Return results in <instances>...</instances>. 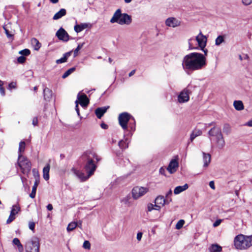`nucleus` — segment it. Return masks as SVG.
<instances>
[{"label":"nucleus","instance_id":"a878e982","mask_svg":"<svg viewBox=\"0 0 252 252\" xmlns=\"http://www.w3.org/2000/svg\"><path fill=\"white\" fill-rule=\"evenodd\" d=\"M66 13V10L64 8H62L59 11L57 12L53 17L55 20H58L62 18L63 16L65 15Z\"/></svg>","mask_w":252,"mask_h":252},{"label":"nucleus","instance_id":"3c124183","mask_svg":"<svg viewBox=\"0 0 252 252\" xmlns=\"http://www.w3.org/2000/svg\"><path fill=\"white\" fill-rule=\"evenodd\" d=\"M242 1L245 5H249L252 3V0H242Z\"/></svg>","mask_w":252,"mask_h":252},{"label":"nucleus","instance_id":"ddd939ff","mask_svg":"<svg viewBox=\"0 0 252 252\" xmlns=\"http://www.w3.org/2000/svg\"><path fill=\"white\" fill-rule=\"evenodd\" d=\"M212 143H214L216 148L219 150L223 149L225 145V142L223 136L215 139Z\"/></svg>","mask_w":252,"mask_h":252},{"label":"nucleus","instance_id":"a211bd4d","mask_svg":"<svg viewBox=\"0 0 252 252\" xmlns=\"http://www.w3.org/2000/svg\"><path fill=\"white\" fill-rule=\"evenodd\" d=\"M147 192V190H132L131 194L132 198L135 200L138 199L144 195Z\"/></svg>","mask_w":252,"mask_h":252},{"label":"nucleus","instance_id":"7ed1b4c3","mask_svg":"<svg viewBox=\"0 0 252 252\" xmlns=\"http://www.w3.org/2000/svg\"><path fill=\"white\" fill-rule=\"evenodd\" d=\"M111 23H117L121 25H129L132 22L131 17L127 13H122L120 9H118L114 13L110 21Z\"/></svg>","mask_w":252,"mask_h":252},{"label":"nucleus","instance_id":"7c9ffc66","mask_svg":"<svg viewBox=\"0 0 252 252\" xmlns=\"http://www.w3.org/2000/svg\"><path fill=\"white\" fill-rule=\"evenodd\" d=\"M202 131L201 130H199V129H195L194 130H193L191 134H190V140L191 141H192L195 138H196V137L199 136V135H201L202 134Z\"/></svg>","mask_w":252,"mask_h":252},{"label":"nucleus","instance_id":"6e6d98bb","mask_svg":"<svg viewBox=\"0 0 252 252\" xmlns=\"http://www.w3.org/2000/svg\"><path fill=\"white\" fill-rule=\"evenodd\" d=\"M3 29L5 31V33L6 34L7 36L8 37H11L12 36V34L9 33V31L5 28V27H3Z\"/></svg>","mask_w":252,"mask_h":252},{"label":"nucleus","instance_id":"bb28decb","mask_svg":"<svg viewBox=\"0 0 252 252\" xmlns=\"http://www.w3.org/2000/svg\"><path fill=\"white\" fill-rule=\"evenodd\" d=\"M88 27V24L87 23H83L79 25H76L74 26V31L77 32H80L83 30Z\"/></svg>","mask_w":252,"mask_h":252},{"label":"nucleus","instance_id":"4468645a","mask_svg":"<svg viewBox=\"0 0 252 252\" xmlns=\"http://www.w3.org/2000/svg\"><path fill=\"white\" fill-rule=\"evenodd\" d=\"M77 98L78 99V101H79L78 103L83 107H87L89 103V99L85 94H82L81 95L78 94Z\"/></svg>","mask_w":252,"mask_h":252},{"label":"nucleus","instance_id":"0e129e2a","mask_svg":"<svg viewBox=\"0 0 252 252\" xmlns=\"http://www.w3.org/2000/svg\"><path fill=\"white\" fill-rule=\"evenodd\" d=\"M101 127L103 128V129H107L108 128V126L104 124V123H102L101 124Z\"/></svg>","mask_w":252,"mask_h":252},{"label":"nucleus","instance_id":"a18cd8bd","mask_svg":"<svg viewBox=\"0 0 252 252\" xmlns=\"http://www.w3.org/2000/svg\"><path fill=\"white\" fill-rule=\"evenodd\" d=\"M26 61V58L23 56H21L19 57L17 59V61L18 63H24Z\"/></svg>","mask_w":252,"mask_h":252},{"label":"nucleus","instance_id":"13d9d810","mask_svg":"<svg viewBox=\"0 0 252 252\" xmlns=\"http://www.w3.org/2000/svg\"><path fill=\"white\" fill-rule=\"evenodd\" d=\"M36 190H32V192L30 194V196L31 198H33L35 197V194H36Z\"/></svg>","mask_w":252,"mask_h":252},{"label":"nucleus","instance_id":"e433bc0d","mask_svg":"<svg viewBox=\"0 0 252 252\" xmlns=\"http://www.w3.org/2000/svg\"><path fill=\"white\" fill-rule=\"evenodd\" d=\"M223 131L224 133L228 134L231 132V126L228 124H225L223 126Z\"/></svg>","mask_w":252,"mask_h":252},{"label":"nucleus","instance_id":"b1692460","mask_svg":"<svg viewBox=\"0 0 252 252\" xmlns=\"http://www.w3.org/2000/svg\"><path fill=\"white\" fill-rule=\"evenodd\" d=\"M154 203L158 206L160 207L163 206L166 203L165 199L162 196H158L155 199Z\"/></svg>","mask_w":252,"mask_h":252},{"label":"nucleus","instance_id":"72a5a7b5","mask_svg":"<svg viewBox=\"0 0 252 252\" xmlns=\"http://www.w3.org/2000/svg\"><path fill=\"white\" fill-rule=\"evenodd\" d=\"M77 225L78 223L74 221L69 223L67 227V231L69 232L73 230Z\"/></svg>","mask_w":252,"mask_h":252},{"label":"nucleus","instance_id":"c03bdc74","mask_svg":"<svg viewBox=\"0 0 252 252\" xmlns=\"http://www.w3.org/2000/svg\"><path fill=\"white\" fill-rule=\"evenodd\" d=\"M122 202L124 203L125 205H126L128 206H129L130 205V203L129 201V197L128 196L124 197L122 200Z\"/></svg>","mask_w":252,"mask_h":252},{"label":"nucleus","instance_id":"6ab92c4d","mask_svg":"<svg viewBox=\"0 0 252 252\" xmlns=\"http://www.w3.org/2000/svg\"><path fill=\"white\" fill-rule=\"evenodd\" d=\"M203 155V167L205 168L207 167L211 162V156L209 153H206L204 152H202Z\"/></svg>","mask_w":252,"mask_h":252},{"label":"nucleus","instance_id":"37998d69","mask_svg":"<svg viewBox=\"0 0 252 252\" xmlns=\"http://www.w3.org/2000/svg\"><path fill=\"white\" fill-rule=\"evenodd\" d=\"M83 45H84V43L78 44V45L77 47V48L74 51V57L77 56L78 51L83 47Z\"/></svg>","mask_w":252,"mask_h":252},{"label":"nucleus","instance_id":"473e14b6","mask_svg":"<svg viewBox=\"0 0 252 252\" xmlns=\"http://www.w3.org/2000/svg\"><path fill=\"white\" fill-rule=\"evenodd\" d=\"M196 40L194 37H191L188 40V44H189V49H196L194 45V43L195 42Z\"/></svg>","mask_w":252,"mask_h":252},{"label":"nucleus","instance_id":"09e8293b","mask_svg":"<svg viewBox=\"0 0 252 252\" xmlns=\"http://www.w3.org/2000/svg\"><path fill=\"white\" fill-rule=\"evenodd\" d=\"M12 243L13 244L16 245L17 246L21 244L19 240L17 238H14L12 241Z\"/></svg>","mask_w":252,"mask_h":252},{"label":"nucleus","instance_id":"603ef678","mask_svg":"<svg viewBox=\"0 0 252 252\" xmlns=\"http://www.w3.org/2000/svg\"><path fill=\"white\" fill-rule=\"evenodd\" d=\"M16 83L14 82H12L8 85V89H15L16 88Z\"/></svg>","mask_w":252,"mask_h":252},{"label":"nucleus","instance_id":"ea45409f","mask_svg":"<svg viewBox=\"0 0 252 252\" xmlns=\"http://www.w3.org/2000/svg\"><path fill=\"white\" fill-rule=\"evenodd\" d=\"M19 53L21 55H22L23 56H27L30 54L31 51L30 50L28 49H25L24 50L20 51Z\"/></svg>","mask_w":252,"mask_h":252},{"label":"nucleus","instance_id":"20e7f679","mask_svg":"<svg viewBox=\"0 0 252 252\" xmlns=\"http://www.w3.org/2000/svg\"><path fill=\"white\" fill-rule=\"evenodd\" d=\"M18 164L23 174L27 175L30 172L32 164L26 157L18 156Z\"/></svg>","mask_w":252,"mask_h":252},{"label":"nucleus","instance_id":"c9c22d12","mask_svg":"<svg viewBox=\"0 0 252 252\" xmlns=\"http://www.w3.org/2000/svg\"><path fill=\"white\" fill-rule=\"evenodd\" d=\"M224 41V37L223 35H219L215 40V44L217 46L220 45Z\"/></svg>","mask_w":252,"mask_h":252},{"label":"nucleus","instance_id":"a19ab883","mask_svg":"<svg viewBox=\"0 0 252 252\" xmlns=\"http://www.w3.org/2000/svg\"><path fill=\"white\" fill-rule=\"evenodd\" d=\"M39 183H40V180L39 178V176H37V177H35V178L34 185L32 186V189H36Z\"/></svg>","mask_w":252,"mask_h":252},{"label":"nucleus","instance_id":"0eeeda50","mask_svg":"<svg viewBox=\"0 0 252 252\" xmlns=\"http://www.w3.org/2000/svg\"><path fill=\"white\" fill-rule=\"evenodd\" d=\"M208 137L211 142L215 141V139L223 136L220 127L216 126H213L208 132Z\"/></svg>","mask_w":252,"mask_h":252},{"label":"nucleus","instance_id":"c756f323","mask_svg":"<svg viewBox=\"0 0 252 252\" xmlns=\"http://www.w3.org/2000/svg\"><path fill=\"white\" fill-rule=\"evenodd\" d=\"M31 42L35 50L38 51L41 47V44L36 38H32L31 40Z\"/></svg>","mask_w":252,"mask_h":252},{"label":"nucleus","instance_id":"774afa93","mask_svg":"<svg viewBox=\"0 0 252 252\" xmlns=\"http://www.w3.org/2000/svg\"><path fill=\"white\" fill-rule=\"evenodd\" d=\"M246 126H252V120H251L247 123L246 124Z\"/></svg>","mask_w":252,"mask_h":252},{"label":"nucleus","instance_id":"680f3d73","mask_svg":"<svg viewBox=\"0 0 252 252\" xmlns=\"http://www.w3.org/2000/svg\"><path fill=\"white\" fill-rule=\"evenodd\" d=\"M166 169L163 167H161L159 169V173L162 175H165Z\"/></svg>","mask_w":252,"mask_h":252},{"label":"nucleus","instance_id":"5701e85b","mask_svg":"<svg viewBox=\"0 0 252 252\" xmlns=\"http://www.w3.org/2000/svg\"><path fill=\"white\" fill-rule=\"evenodd\" d=\"M72 51H69L63 54V57L60 59L57 60L56 63L57 64H60L65 63L67 59L71 56Z\"/></svg>","mask_w":252,"mask_h":252},{"label":"nucleus","instance_id":"412c9836","mask_svg":"<svg viewBox=\"0 0 252 252\" xmlns=\"http://www.w3.org/2000/svg\"><path fill=\"white\" fill-rule=\"evenodd\" d=\"M44 99L48 101H50L52 98V91L46 87L43 90Z\"/></svg>","mask_w":252,"mask_h":252},{"label":"nucleus","instance_id":"f03ea898","mask_svg":"<svg viewBox=\"0 0 252 252\" xmlns=\"http://www.w3.org/2000/svg\"><path fill=\"white\" fill-rule=\"evenodd\" d=\"M235 248L239 250H247L252 246V235L243 234L237 235L234 239Z\"/></svg>","mask_w":252,"mask_h":252},{"label":"nucleus","instance_id":"49530a36","mask_svg":"<svg viewBox=\"0 0 252 252\" xmlns=\"http://www.w3.org/2000/svg\"><path fill=\"white\" fill-rule=\"evenodd\" d=\"M188 184H185L184 186H177L174 189H188Z\"/></svg>","mask_w":252,"mask_h":252},{"label":"nucleus","instance_id":"f8f14e48","mask_svg":"<svg viewBox=\"0 0 252 252\" xmlns=\"http://www.w3.org/2000/svg\"><path fill=\"white\" fill-rule=\"evenodd\" d=\"M56 35L60 40L66 42L69 40V35L63 28H61L57 32Z\"/></svg>","mask_w":252,"mask_h":252},{"label":"nucleus","instance_id":"f704fd0d","mask_svg":"<svg viewBox=\"0 0 252 252\" xmlns=\"http://www.w3.org/2000/svg\"><path fill=\"white\" fill-rule=\"evenodd\" d=\"M119 146L122 149H125L128 147V142L127 139L125 140H122L119 142Z\"/></svg>","mask_w":252,"mask_h":252},{"label":"nucleus","instance_id":"69168bd1","mask_svg":"<svg viewBox=\"0 0 252 252\" xmlns=\"http://www.w3.org/2000/svg\"><path fill=\"white\" fill-rule=\"evenodd\" d=\"M184 190H174L175 194H178Z\"/></svg>","mask_w":252,"mask_h":252},{"label":"nucleus","instance_id":"5fc2aeb1","mask_svg":"<svg viewBox=\"0 0 252 252\" xmlns=\"http://www.w3.org/2000/svg\"><path fill=\"white\" fill-rule=\"evenodd\" d=\"M32 125L34 126H36L37 125V124H38V119H37V117L33 118V119H32Z\"/></svg>","mask_w":252,"mask_h":252},{"label":"nucleus","instance_id":"4c0bfd02","mask_svg":"<svg viewBox=\"0 0 252 252\" xmlns=\"http://www.w3.org/2000/svg\"><path fill=\"white\" fill-rule=\"evenodd\" d=\"M75 69V67H72L66 71L62 76V78L64 79L72 73Z\"/></svg>","mask_w":252,"mask_h":252},{"label":"nucleus","instance_id":"9d476101","mask_svg":"<svg viewBox=\"0 0 252 252\" xmlns=\"http://www.w3.org/2000/svg\"><path fill=\"white\" fill-rule=\"evenodd\" d=\"M20 211V207L18 204L13 205L10 212V214L6 220V223L9 224L13 221L15 219V215L17 214Z\"/></svg>","mask_w":252,"mask_h":252},{"label":"nucleus","instance_id":"dca6fc26","mask_svg":"<svg viewBox=\"0 0 252 252\" xmlns=\"http://www.w3.org/2000/svg\"><path fill=\"white\" fill-rule=\"evenodd\" d=\"M178 167V162L176 159H173L171 160L168 165L167 170L171 174L176 172L177 168Z\"/></svg>","mask_w":252,"mask_h":252},{"label":"nucleus","instance_id":"4be33fe9","mask_svg":"<svg viewBox=\"0 0 252 252\" xmlns=\"http://www.w3.org/2000/svg\"><path fill=\"white\" fill-rule=\"evenodd\" d=\"M160 207L156 205V204L154 203V204L152 203H148L147 204V208H146V212H151L153 210L156 211H160Z\"/></svg>","mask_w":252,"mask_h":252},{"label":"nucleus","instance_id":"79ce46f5","mask_svg":"<svg viewBox=\"0 0 252 252\" xmlns=\"http://www.w3.org/2000/svg\"><path fill=\"white\" fill-rule=\"evenodd\" d=\"M83 247L85 249L90 250L91 249V244L89 241L86 240L84 241Z\"/></svg>","mask_w":252,"mask_h":252},{"label":"nucleus","instance_id":"423d86ee","mask_svg":"<svg viewBox=\"0 0 252 252\" xmlns=\"http://www.w3.org/2000/svg\"><path fill=\"white\" fill-rule=\"evenodd\" d=\"M96 168V166L94 163V160L90 158H87V161L84 166V169L89 177H91L94 174Z\"/></svg>","mask_w":252,"mask_h":252},{"label":"nucleus","instance_id":"052dcab7","mask_svg":"<svg viewBox=\"0 0 252 252\" xmlns=\"http://www.w3.org/2000/svg\"><path fill=\"white\" fill-rule=\"evenodd\" d=\"M209 186L212 189H215V183L213 181H211L209 183Z\"/></svg>","mask_w":252,"mask_h":252},{"label":"nucleus","instance_id":"39448f33","mask_svg":"<svg viewBox=\"0 0 252 252\" xmlns=\"http://www.w3.org/2000/svg\"><path fill=\"white\" fill-rule=\"evenodd\" d=\"M39 239L35 237H32L26 244V252H39Z\"/></svg>","mask_w":252,"mask_h":252},{"label":"nucleus","instance_id":"864d4df0","mask_svg":"<svg viewBox=\"0 0 252 252\" xmlns=\"http://www.w3.org/2000/svg\"><path fill=\"white\" fill-rule=\"evenodd\" d=\"M221 220H217L214 223H213V226L214 227H217L219 226L220 223L221 222Z\"/></svg>","mask_w":252,"mask_h":252},{"label":"nucleus","instance_id":"2f4dec72","mask_svg":"<svg viewBox=\"0 0 252 252\" xmlns=\"http://www.w3.org/2000/svg\"><path fill=\"white\" fill-rule=\"evenodd\" d=\"M26 147V143L24 141H21L19 143L18 149V156L22 155V153L24 152Z\"/></svg>","mask_w":252,"mask_h":252},{"label":"nucleus","instance_id":"9b49d317","mask_svg":"<svg viewBox=\"0 0 252 252\" xmlns=\"http://www.w3.org/2000/svg\"><path fill=\"white\" fill-rule=\"evenodd\" d=\"M195 40L197 42L198 46L201 49L205 48L206 46L207 38L201 32L195 37Z\"/></svg>","mask_w":252,"mask_h":252},{"label":"nucleus","instance_id":"bf43d9fd","mask_svg":"<svg viewBox=\"0 0 252 252\" xmlns=\"http://www.w3.org/2000/svg\"><path fill=\"white\" fill-rule=\"evenodd\" d=\"M0 93L2 96L5 95V90L2 86H0Z\"/></svg>","mask_w":252,"mask_h":252},{"label":"nucleus","instance_id":"1a4fd4ad","mask_svg":"<svg viewBox=\"0 0 252 252\" xmlns=\"http://www.w3.org/2000/svg\"><path fill=\"white\" fill-rule=\"evenodd\" d=\"M191 94L190 90L188 87L184 89L179 94L178 100L179 103H182L188 102L189 99V94Z\"/></svg>","mask_w":252,"mask_h":252},{"label":"nucleus","instance_id":"c85d7f7f","mask_svg":"<svg viewBox=\"0 0 252 252\" xmlns=\"http://www.w3.org/2000/svg\"><path fill=\"white\" fill-rule=\"evenodd\" d=\"M210 252H220L222 251L221 246L218 244H212L209 248Z\"/></svg>","mask_w":252,"mask_h":252},{"label":"nucleus","instance_id":"4d7b16f0","mask_svg":"<svg viewBox=\"0 0 252 252\" xmlns=\"http://www.w3.org/2000/svg\"><path fill=\"white\" fill-rule=\"evenodd\" d=\"M142 237V232H138L137 234V239L138 241H140L141 240Z\"/></svg>","mask_w":252,"mask_h":252},{"label":"nucleus","instance_id":"f257e3e1","mask_svg":"<svg viewBox=\"0 0 252 252\" xmlns=\"http://www.w3.org/2000/svg\"><path fill=\"white\" fill-rule=\"evenodd\" d=\"M206 64V59L201 53L193 52L186 55L182 61V67L186 71L202 69Z\"/></svg>","mask_w":252,"mask_h":252},{"label":"nucleus","instance_id":"58836bf2","mask_svg":"<svg viewBox=\"0 0 252 252\" xmlns=\"http://www.w3.org/2000/svg\"><path fill=\"white\" fill-rule=\"evenodd\" d=\"M185 223V220H180L178 221L176 224V228L177 229H180Z\"/></svg>","mask_w":252,"mask_h":252},{"label":"nucleus","instance_id":"aec40b11","mask_svg":"<svg viewBox=\"0 0 252 252\" xmlns=\"http://www.w3.org/2000/svg\"><path fill=\"white\" fill-rule=\"evenodd\" d=\"M109 106L99 107L95 109V114L98 119H100L104 114L107 111Z\"/></svg>","mask_w":252,"mask_h":252},{"label":"nucleus","instance_id":"6e6552de","mask_svg":"<svg viewBox=\"0 0 252 252\" xmlns=\"http://www.w3.org/2000/svg\"><path fill=\"white\" fill-rule=\"evenodd\" d=\"M130 119V115L124 112L120 114L118 117L119 123L124 130L127 128V123Z\"/></svg>","mask_w":252,"mask_h":252},{"label":"nucleus","instance_id":"e2e57ef3","mask_svg":"<svg viewBox=\"0 0 252 252\" xmlns=\"http://www.w3.org/2000/svg\"><path fill=\"white\" fill-rule=\"evenodd\" d=\"M17 247L20 252H22L23 251V247L21 244L20 245L17 246Z\"/></svg>","mask_w":252,"mask_h":252},{"label":"nucleus","instance_id":"393cba45","mask_svg":"<svg viewBox=\"0 0 252 252\" xmlns=\"http://www.w3.org/2000/svg\"><path fill=\"white\" fill-rule=\"evenodd\" d=\"M50 169V165L48 163L47 164L43 169V177L44 179L47 181L49 179V171Z\"/></svg>","mask_w":252,"mask_h":252},{"label":"nucleus","instance_id":"de8ad7c7","mask_svg":"<svg viewBox=\"0 0 252 252\" xmlns=\"http://www.w3.org/2000/svg\"><path fill=\"white\" fill-rule=\"evenodd\" d=\"M29 227L31 230H32V231H33L34 229V227H35V223L33 221L29 222Z\"/></svg>","mask_w":252,"mask_h":252},{"label":"nucleus","instance_id":"8fccbe9b","mask_svg":"<svg viewBox=\"0 0 252 252\" xmlns=\"http://www.w3.org/2000/svg\"><path fill=\"white\" fill-rule=\"evenodd\" d=\"M75 104H76V105H75V110L77 113V115L78 116H80V112H79V107H78V100H76L75 101Z\"/></svg>","mask_w":252,"mask_h":252},{"label":"nucleus","instance_id":"cd10ccee","mask_svg":"<svg viewBox=\"0 0 252 252\" xmlns=\"http://www.w3.org/2000/svg\"><path fill=\"white\" fill-rule=\"evenodd\" d=\"M233 105L235 109L238 111L242 110L244 108L243 103L241 100H235L233 103Z\"/></svg>","mask_w":252,"mask_h":252},{"label":"nucleus","instance_id":"f3484780","mask_svg":"<svg viewBox=\"0 0 252 252\" xmlns=\"http://www.w3.org/2000/svg\"><path fill=\"white\" fill-rule=\"evenodd\" d=\"M72 170L73 171L74 174L81 181H85L90 177L88 176L87 174L86 175H85L84 173L79 170L73 168Z\"/></svg>","mask_w":252,"mask_h":252},{"label":"nucleus","instance_id":"2eb2a0df","mask_svg":"<svg viewBox=\"0 0 252 252\" xmlns=\"http://www.w3.org/2000/svg\"><path fill=\"white\" fill-rule=\"evenodd\" d=\"M180 23L181 22L180 21L173 17L168 18L165 21V24L167 26L173 28L179 26L180 25Z\"/></svg>","mask_w":252,"mask_h":252},{"label":"nucleus","instance_id":"338daca9","mask_svg":"<svg viewBox=\"0 0 252 252\" xmlns=\"http://www.w3.org/2000/svg\"><path fill=\"white\" fill-rule=\"evenodd\" d=\"M47 208L48 210L51 211L53 209V206L52 204H49L47 206Z\"/></svg>","mask_w":252,"mask_h":252}]
</instances>
